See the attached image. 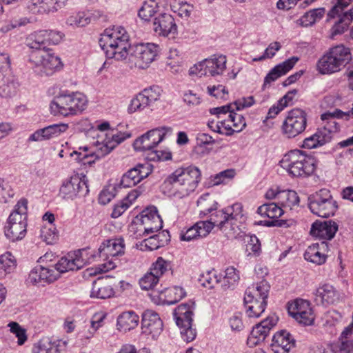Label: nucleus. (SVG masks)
I'll list each match as a JSON object with an SVG mask.
<instances>
[{"label": "nucleus", "instance_id": "nucleus-1", "mask_svg": "<svg viewBox=\"0 0 353 353\" xmlns=\"http://www.w3.org/2000/svg\"><path fill=\"white\" fill-rule=\"evenodd\" d=\"M200 176L196 168H179L166 177L161 186L163 192L176 199L188 197L196 189Z\"/></svg>", "mask_w": 353, "mask_h": 353}, {"label": "nucleus", "instance_id": "nucleus-12", "mask_svg": "<svg viewBox=\"0 0 353 353\" xmlns=\"http://www.w3.org/2000/svg\"><path fill=\"white\" fill-rule=\"evenodd\" d=\"M311 212L321 217L334 215L337 205L327 189H321L309 197Z\"/></svg>", "mask_w": 353, "mask_h": 353}, {"label": "nucleus", "instance_id": "nucleus-14", "mask_svg": "<svg viewBox=\"0 0 353 353\" xmlns=\"http://www.w3.org/2000/svg\"><path fill=\"white\" fill-rule=\"evenodd\" d=\"M159 52L158 46L148 43L134 46L130 61L139 69H146L155 60Z\"/></svg>", "mask_w": 353, "mask_h": 353}, {"label": "nucleus", "instance_id": "nucleus-51", "mask_svg": "<svg viewBox=\"0 0 353 353\" xmlns=\"http://www.w3.org/2000/svg\"><path fill=\"white\" fill-rule=\"evenodd\" d=\"M71 183L73 185L75 191L76 196L79 194L85 195L88 193V185L85 177H80L79 175H74L71 176Z\"/></svg>", "mask_w": 353, "mask_h": 353}, {"label": "nucleus", "instance_id": "nucleus-26", "mask_svg": "<svg viewBox=\"0 0 353 353\" xmlns=\"http://www.w3.org/2000/svg\"><path fill=\"white\" fill-rule=\"evenodd\" d=\"M328 252V243L322 241L310 245L304 254V257L305 260L320 265L325 263Z\"/></svg>", "mask_w": 353, "mask_h": 353}, {"label": "nucleus", "instance_id": "nucleus-19", "mask_svg": "<svg viewBox=\"0 0 353 353\" xmlns=\"http://www.w3.org/2000/svg\"><path fill=\"white\" fill-rule=\"evenodd\" d=\"M288 312L298 323L304 325H310L314 321V314L309 301L296 299L289 303Z\"/></svg>", "mask_w": 353, "mask_h": 353}, {"label": "nucleus", "instance_id": "nucleus-20", "mask_svg": "<svg viewBox=\"0 0 353 353\" xmlns=\"http://www.w3.org/2000/svg\"><path fill=\"white\" fill-rule=\"evenodd\" d=\"M279 321L278 316L273 314L253 327L248 336L247 343L251 347L256 346L265 341L270 331Z\"/></svg>", "mask_w": 353, "mask_h": 353}, {"label": "nucleus", "instance_id": "nucleus-29", "mask_svg": "<svg viewBox=\"0 0 353 353\" xmlns=\"http://www.w3.org/2000/svg\"><path fill=\"white\" fill-rule=\"evenodd\" d=\"M69 128L67 123L54 124L34 132L29 138L30 141H41L57 137L65 132Z\"/></svg>", "mask_w": 353, "mask_h": 353}, {"label": "nucleus", "instance_id": "nucleus-35", "mask_svg": "<svg viewBox=\"0 0 353 353\" xmlns=\"http://www.w3.org/2000/svg\"><path fill=\"white\" fill-rule=\"evenodd\" d=\"M229 114L227 117L219 116L218 119L209 121V128L221 134L230 136L234 133L232 125Z\"/></svg>", "mask_w": 353, "mask_h": 353}, {"label": "nucleus", "instance_id": "nucleus-39", "mask_svg": "<svg viewBox=\"0 0 353 353\" xmlns=\"http://www.w3.org/2000/svg\"><path fill=\"white\" fill-rule=\"evenodd\" d=\"M278 204L285 210V213L298 208L299 197L295 191L282 190L281 193L279 194Z\"/></svg>", "mask_w": 353, "mask_h": 353}, {"label": "nucleus", "instance_id": "nucleus-8", "mask_svg": "<svg viewBox=\"0 0 353 353\" xmlns=\"http://www.w3.org/2000/svg\"><path fill=\"white\" fill-rule=\"evenodd\" d=\"M130 137L126 132H121L111 130L105 133V138L101 142L98 141L95 148H90L83 165H91L97 159L109 154L119 143Z\"/></svg>", "mask_w": 353, "mask_h": 353}, {"label": "nucleus", "instance_id": "nucleus-13", "mask_svg": "<svg viewBox=\"0 0 353 353\" xmlns=\"http://www.w3.org/2000/svg\"><path fill=\"white\" fill-rule=\"evenodd\" d=\"M353 0H338L336 4L330 10L328 16L330 18H339L332 27V36L344 32L353 19V7L345 11V8Z\"/></svg>", "mask_w": 353, "mask_h": 353}, {"label": "nucleus", "instance_id": "nucleus-55", "mask_svg": "<svg viewBox=\"0 0 353 353\" xmlns=\"http://www.w3.org/2000/svg\"><path fill=\"white\" fill-rule=\"evenodd\" d=\"M43 282L52 283L55 281L59 277V274L55 266L48 268L39 265Z\"/></svg>", "mask_w": 353, "mask_h": 353}, {"label": "nucleus", "instance_id": "nucleus-45", "mask_svg": "<svg viewBox=\"0 0 353 353\" xmlns=\"http://www.w3.org/2000/svg\"><path fill=\"white\" fill-rule=\"evenodd\" d=\"M324 12V9L322 8L311 10L303 15L297 23L303 27L312 26L323 17Z\"/></svg>", "mask_w": 353, "mask_h": 353}, {"label": "nucleus", "instance_id": "nucleus-48", "mask_svg": "<svg viewBox=\"0 0 353 353\" xmlns=\"http://www.w3.org/2000/svg\"><path fill=\"white\" fill-rule=\"evenodd\" d=\"M58 231L54 224L46 223L41 228V237L48 244H53L58 239Z\"/></svg>", "mask_w": 353, "mask_h": 353}, {"label": "nucleus", "instance_id": "nucleus-59", "mask_svg": "<svg viewBox=\"0 0 353 353\" xmlns=\"http://www.w3.org/2000/svg\"><path fill=\"white\" fill-rule=\"evenodd\" d=\"M182 64V59L180 56H179L176 53L173 54V52H171L170 56L168 58L166 65L167 68L172 72H178Z\"/></svg>", "mask_w": 353, "mask_h": 353}, {"label": "nucleus", "instance_id": "nucleus-3", "mask_svg": "<svg viewBox=\"0 0 353 353\" xmlns=\"http://www.w3.org/2000/svg\"><path fill=\"white\" fill-rule=\"evenodd\" d=\"M88 99L81 92L61 94L50 102V110L54 116L68 117L82 113L88 107Z\"/></svg>", "mask_w": 353, "mask_h": 353}, {"label": "nucleus", "instance_id": "nucleus-36", "mask_svg": "<svg viewBox=\"0 0 353 353\" xmlns=\"http://www.w3.org/2000/svg\"><path fill=\"white\" fill-rule=\"evenodd\" d=\"M193 304H181L174 310L176 323L179 327L191 325Z\"/></svg>", "mask_w": 353, "mask_h": 353}, {"label": "nucleus", "instance_id": "nucleus-63", "mask_svg": "<svg viewBox=\"0 0 353 353\" xmlns=\"http://www.w3.org/2000/svg\"><path fill=\"white\" fill-rule=\"evenodd\" d=\"M208 90L210 95L218 99L225 100L228 99V92L223 85L208 86Z\"/></svg>", "mask_w": 353, "mask_h": 353}, {"label": "nucleus", "instance_id": "nucleus-46", "mask_svg": "<svg viewBox=\"0 0 353 353\" xmlns=\"http://www.w3.org/2000/svg\"><path fill=\"white\" fill-rule=\"evenodd\" d=\"M159 8L158 3L154 0L145 1L139 10V16L143 20L150 21L159 11Z\"/></svg>", "mask_w": 353, "mask_h": 353}, {"label": "nucleus", "instance_id": "nucleus-53", "mask_svg": "<svg viewBox=\"0 0 353 353\" xmlns=\"http://www.w3.org/2000/svg\"><path fill=\"white\" fill-rule=\"evenodd\" d=\"M148 106H150V105L147 99H145L142 93L140 92L131 101L128 110L130 112H135L141 111Z\"/></svg>", "mask_w": 353, "mask_h": 353}, {"label": "nucleus", "instance_id": "nucleus-6", "mask_svg": "<svg viewBox=\"0 0 353 353\" xmlns=\"http://www.w3.org/2000/svg\"><path fill=\"white\" fill-rule=\"evenodd\" d=\"M125 253V243L122 238H115L103 241L98 249V255L96 257L101 258L103 263L99 264L94 274L107 272L114 269L117 266L116 261L119 256Z\"/></svg>", "mask_w": 353, "mask_h": 353}, {"label": "nucleus", "instance_id": "nucleus-4", "mask_svg": "<svg viewBox=\"0 0 353 353\" xmlns=\"http://www.w3.org/2000/svg\"><path fill=\"white\" fill-rule=\"evenodd\" d=\"M351 59L350 48L337 45L330 48L318 60L316 70L321 74H332L341 71Z\"/></svg>", "mask_w": 353, "mask_h": 353}, {"label": "nucleus", "instance_id": "nucleus-27", "mask_svg": "<svg viewBox=\"0 0 353 353\" xmlns=\"http://www.w3.org/2000/svg\"><path fill=\"white\" fill-rule=\"evenodd\" d=\"M64 5V0H30L28 9L33 14H42L57 11Z\"/></svg>", "mask_w": 353, "mask_h": 353}, {"label": "nucleus", "instance_id": "nucleus-17", "mask_svg": "<svg viewBox=\"0 0 353 353\" xmlns=\"http://www.w3.org/2000/svg\"><path fill=\"white\" fill-rule=\"evenodd\" d=\"M224 211L232 238L236 237L240 234L247 219L243 205L241 203H234L225 208Z\"/></svg>", "mask_w": 353, "mask_h": 353}, {"label": "nucleus", "instance_id": "nucleus-38", "mask_svg": "<svg viewBox=\"0 0 353 353\" xmlns=\"http://www.w3.org/2000/svg\"><path fill=\"white\" fill-rule=\"evenodd\" d=\"M129 48L130 43L128 41L121 39V41H119L118 43L108 48H104L103 50L108 59H114L120 61L127 57Z\"/></svg>", "mask_w": 353, "mask_h": 353}, {"label": "nucleus", "instance_id": "nucleus-5", "mask_svg": "<svg viewBox=\"0 0 353 353\" xmlns=\"http://www.w3.org/2000/svg\"><path fill=\"white\" fill-rule=\"evenodd\" d=\"M270 285L263 279L247 288L244 295L246 314L250 318H258L265 311Z\"/></svg>", "mask_w": 353, "mask_h": 353}, {"label": "nucleus", "instance_id": "nucleus-47", "mask_svg": "<svg viewBox=\"0 0 353 353\" xmlns=\"http://www.w3.org/2000/svg\"><path fill=\"white\" fill-rule=\"evenodd\" d=\"M16 267V261L10 253H6L0 256V279L10 273Z\"/></svg>", "mask_w": 353, "mask_h": 353}, {"label": "nucleus", "instance_id": "nucleus-54", "mask_svg": "<svg viewBox=\"0 0 353 353\" xmlns=\"http://www.w3.org/2000/svg\"><path fill=\"white\" fill-rule=\"evenodd\" d=\"M159 277L151 272L145 274L139 281V285L143 290H152L159 283Z\"/></svg>", "mask_w": 353, "mask_h": 353}, {"label": "nucleus", "instance_id": "nucleus-40", "mask_svg": "<svg viewBox=\"0 0 353 353\" xmlns=\"http://www.w3.org/2000/svg\"><path fill=\"white\" fill-rule=\"evenodd\" d=\"M315 296L316 300L323 304L333 303L337 299L336 290L329 284H324L319 286L316 290Z\"/></svg>", "mask_w": 353, "mask_h": 353}, {"label": "nucleus", "instance_id": "nucleus-42", "mask_svg": "<svg viewBox=\"0 0 353 353\" xmlns=\"http://www.w3.org/2000/svg\"><path fill=\"white\" fill-rule=\"evenodd\" d=\"M27 46L32 50H46L47 48L45 30L34 32L27 38Z\"/></svg>", "mask_w": 353, "mask_h": 353}, {"label": "nucleus", "instance_id": "nucleus-60", "mask_svg": "<svg viewBox=\"0 0 353 353\" xmlns=\"http://www.w3.org/2000/svg\"><path fill=\"white\" fill-rule=\"evenodd\" d=\"M14 194V190L9 183L2 181L0 183V201L7 203L13 197Z\"/></svg>", "mask_w": 353, "mask_h": 353}, {"label": "nucleus", "instance_id": "nucleus-22", "mask_svg": "<svg viewBox=\"0 0 353 353\" xmlns=\"http://www.w3.org/2000/svg\"><path fill=\"white\" fill-rule=\"evenodd\" d=\"M152 172L151 165L148 163L139 164L125 173L121 179L119 186L121 188H131L148 176Z\"/></svg>", "mask_w": 353, "mask_h": 353}, {"label": "nucleus", "instance_id": "nucleus-25", "mask_svg": "<svg viewBox=\"0 0 353 353\" xmlns=\"http://www.w3.org/2000/svg\"><path fill=\"white\" fill-rule=\"evenodd\" d=\"M153 30L159 36H174L177 32V26L172 16L168 13H162L155 17L153 22Z\"/></svg>", "mask_w": 353, "mask_h": 353}, {"label": "nucleus", "instance_id": "nucleus-43", "mask_svg": "<svg viewBox=\"0 0 353 353\" xmlns=\"http://www.w3.org/2000/svg\"><path fill=\"white\" fill-rule=\"evenodd\" d=\"M257 212L261 216L276 220L285 213V210L280 207L278 203H265L259 207Z\"/></svg>", "mask_w": 353, "mask_h": 353}, {"label": "nucleus", "instance_id": "nucleus-64", "mask_svg": "<svg viewBox=\"0 0 353 353\" xmlns=\"http://www.w3.org/2000/svg\"><path fill=\"white\" fill-rule=\"evenodd\" d=\"M202 285L208 288H214L215 285L219 282L217 275L215 272L210 271L206 274H203L201 279Z\"/></svg>", "mask_w": 353, "mask_h": 353}, {"label": "nucleus", "instance_id": "nucleus-9", "mask_svg": "<svg viewBox=\"0 0 353 353\" xmlns=\"http://www.w3.org/2000/svg\"><path fill=\"white\" fill-rule=\"evenodd\" d=\"M162 227L163 221L155 208H149L143 210L141 218L133 221L131 225L132 231L134 232L136 238L157 232Z\"/></svg>", "mask_w": 353, "mask_h": 353}, {"label": "nucleus", "instance_id": "nucleus-50", "mask_svg": "<svg viewBox=\"0 0 353 353\" xmlns=\"http://www.w3.org/2000/svg\"><path fill=\"white\" fill-rule=\"evenodd\" d=\"M90 21L91 19L88 12H79L70 16L67 19V23L70 26L83 27L90 23Z\"/></svg>", "mask_w": 353, "mask_h": 353}, {"label": "nucleus", "instance_id": "nucleus-57", "mask_svg": "<svg viewBox=\"0 0 353 353\" xmlns=\"http://www.w3.org/2000/svg\"><path fill=\"white\" fill-rule=\"evenodd\" d=\"M230 121L232 125L233 131L234 132H239L244 129L246 125L245 118L239 114L232 111L229 114Z\"/></svg>", "mask_w": 353, "mask_h": 353}, {"label": "nucleus", "instance_id": "nucleus-7", "mask_svg": "<svg viewBox=\"0 0 353 353\" xmlns=\"http://www.w3.org/2000/svg\"><path fill=\"white\" fill-rule=\"evenodd\" d=\"M29 61L34 66L35 72L41 76L52 75L63 67L61 58L50 49L31 51Z\"/></svg>", "mask_w": 353, "mask_h": 353}, {"label": "nucleus", "instance_id": "nucleus-28", "mask_svg": "<svg viewBox=\"0 0 353 353\" xmlns=\"http://www.w3.org/2000/svg\"><path fill=\"white\" fill-rule=\"evenodd\" d=\"M122 40L129 41V37L123 28L114 27L105 30L99 39V45L102 49L113 46Z\"/></svg>", "mask_w": 353, "mask_h": 353}, {"label": "nucleus", "instance_id": "nucleus-56", "mask_svg": "<svg viewBox=\"0 0 353 353\" xmlns=\"http://www.w3.org/2000/svg\"><path fill=\"white\" fill-rule=\"evenodd\" d=\"M141 92L145 99H147L148 103L150 105L152 103L159 99L161 94V90L159 86L154 85L144 89Z\"/></svg>", "mask_w": 353, "mask_h": 353}, {"label": "nucleus", "instance_id": "nucleus-15", "mask_svg": "<svg viewBox=\"0 0 353 353\" xmlns=\"http://www.w3.org/2000/svg\"><path fill=\"white\" fill-rule=\"evenodd\" d=\"M227 59L225 56H214L210 59L195 64L191 67L190 74L202 76H216L221 74L226 68Z\"/></svg>", "mask_w": 353, "mask_h": 353}, {"label": "nucleus", "instance_id": "nucleus-41", "mask_svg": "<svg viewBox=\"0 0 353 353\" xmlns=\"http://www.w3.org/2000/svg\"><path fill=\"white\" fill-rule=\"evenodd\" d=\"M168 241V239L166 237L163 232H159L157 234H154L145 239H144L141 243V247L143 250H154L158 248L163 247Z\"/></svg>", "mask_w": 353, "mask_h": 353}, {"label": "nucleus", "instance_id": "nucleus-11", "mask_svg": "<svg viewBox=\"0 0 353 353\" xmlns=\"http://www.w3.org/2000/svg\"><path fill=\"white\" fill-rule=\"evenodd\" d=\"M307 114L301 108H293L288 112L281 125V132L292 139L303 132L307 127Z\"/></svg>", "mask_w": 353, "mask_h": 353}, {"label": "nucleus", "instance_id": "nucleus-37", "mask_svg": "<svg viewBox=\"0 0 353 353\" xmlns=\"http://www.w3.org/2000/svg\"><path fill=\"white\" fill-rule=\"evenodd\" d=\"M139 316L133 311L122 312L117 319V327L120 331L127 332L137 327Z\"/></svg>", "mask_w": 353, "mask_h": 353}, {"label": "nucleus", "instance_id": "nucleus-31", "mask_svg": "<svg viewBox=\"0 0 353 353\" xmlns=\"http://www.w3.org/2000/svg\"><path fill=\"white\" fill-rule=\"evenodd\" d=\"M337 225L332 221H316L311 228L310 234L317 238L330 240L337 231Z\"/></svg>", "mask_w": 353, "mask_h": 353}, {"label": "nucleus", "instance_id": "nucleus-10", "mask_svg": "<svg viewBox=\"0 0 353 353\" xmlns=\"http://www.w3.org/2000/svg\"><path fill=\"white\" fill-rule=\"evenodd\" d=\"M96 256L89 248L69 252L61 257L54 265L59 274L77 270L85 264L95 261Z\"/></svg>", "mask_w": 353, "mask_h": 353}, {"label": "nucleus", "instance_id": "nucleus-49", "mask_svg": "<svg viewBox=\"0 0 353 353\" xmlns=\"http://www.w3.org/2000/svg\"><path fill=\"white\" fill-rule=\"evenodd\" d=\"M235 174V170L233 169H228L222 171L218 174L211 176L209 179V184L214 186L225 183L228 181L233 179Z\"/></svg>", "mask_w": 353, "mask_h": 353}, {"label": "nucleus", "instance_id": "nucleus-44", "mask_svg": "<svg viewBox=\"0 0 353 353\" xmlns=\"http://www.w3.org/2000/svg\"><path fill=\"white\" fill-rule=\"evenodd\" d=\"M208 221L212 225V228L214 227H217L222 230L225 235L232 238V234L230 233V228L227 223V219L224 209L213 212L210 215V219Z\"/></svg>", "mask_w": 353, "mask_h": 353}, {"label": "nucleus", "instance_id": "nucleus-2", "mask_svg": "<svg viewBox=\"0 0 353 353\" xmlns=\"http://www.w3.org/2000/svg\"><path fill=\"white\" fill-rule=\"evenodd\" d=\"M318 163L315 157L300 150H293L284 154L280 161V165L294 176L306 177L315 172Z\"/></svg>", "mask_w": 353, "mask_h": 353}, {"label": "nucleus", "instance_id": "nucleus-30", "mask_svg": "<svg viewBox=\"0 0 353 353\" xmlns=\"http://www.w3.org/2000/svg\"><path fill=\"white\" fill-rule=\"evenodd\" d=\"M294 340L291 334L284 330L277 332L273 336L271 348L274 353H289L294 346Z\"/></svg>", "mask_w": 353, "mask_h": 353}, {"label": "nucleus", "instance_id": "nucleus-18", "mask_svg": "<svg viewBox=\"0 0 353 353\" xmlns=\"http://www.w3.org/2000/svg\"><path fill=\"white\" fill-rule=\"evenodd\" d=\"M172 130L170 127L151 130L134 141V148L140 151L152 150L162 141L168 133L172 132Z\"/></svg>", "mask_w": 353, "mask_h": 353}, {"label": "nucleus", "instance_id": "nucleus-62", "mask_svg": "<svg viewBox=\"0 0 353 353\" xmlns=\"http://www.w3.org/2000/svg\"><path fill=\"white\" fill-rule=\"evenodd\" d=\"M27 212H28V201L25 199H22L18 201L14 207V211L10 214V216H14L15 218L21 216V219L27 220Z\"/></svg>", "mask_w": 353, "mask_h": 353}, {"label": "nucleus", "instance_id": "nucleus-58", "mask_svg": "<svg viewBox=\"0 0 353 353\" xmlns=\"http://www.w3.org/2000/svg\"><path fill=\"white\" fill-rule=\"evenodd\" d=\"M168 267L169 263L162 257H159L152 264L150 272L160 277L168 270Z\"/></svg>", "mask_w": 353, "mask_h": 353}, {"label": "nucleus", "instance_id": "nucleus-23", "mask_svg": "<svg viewBox=\"0 0 353 353\" xmlns=\"http://www.w3.org/2000/svg\"><path fill=\"white\" fill-rule=\"evenodd\" d=\"M9 216L4 228V233L8 239L12 241L21 240L27 233V220L21 216Z\"/></svg>", "mask_w": 353, "mask_h": 353}, {"label": "nucleus", "instance_id": "nucleus-21", "mask_svg": "<svg viewBox=\"0 0 353 353\" xmlns=\"http://www.w3.org/2000/svg\"><path fill=\"white\" fill-rule=\"evenodd\" d=\"M185 292L181 287L173 286L161 290H152L150 297L157 304H174L179 301Z\"/></svg>", "mask_w": 353, "mask_h": 353}, {"label": "nucleus", "instance_id": "nucleus-16", "mask_svg": "<svg viewBox=\"0 0 353 353\" xmlns=\"http://www.w3.org/2000/svg\"><path fill=\"white\" fill-rule=\"evenodd\" d=\"M17 85L14 81L10 68V57L0 54V94L9 97L16 92Z\"/></svg>", "mask_w": 353, "mask_h": 353}, {"label": "nucleus", "instance_id": "nucleus-61", "mask_svg": "<svg viewBox=\"0 0 353 353\" xmlns=\"http://www.w3.org/2000/svg\"><path fill=\"white\" fill-rule=\"evenodd\" d=\"M281 48L280 43L274 42L269 45V46L265 50L263 54L259 57L254 58L253 61H261L266 59L272 58L276 52H278Z\"/></svg>", "mask_w": 353, "mask_h": 353}, {"label": "nucleus", "instance_id": "nucleus-32", "mask_svg": "<svg viewBox=\"0 0 353 353\" xmlns=\"http://www.w3.org/2000/svg\"><path fill=\"white\" fill-rule=\"evenodd\" d=\"M299 60V59L297 57H292L274 66L265 77L264 85L270 84L279 77L286 74L294 68Z\"/></svg>", "mask_w": 353, "mask_h": 353}, {"label": "nucleus", "instance_id": "nucleus-33", "mask_svg": "<svg viewBox=\"0 0 353 353\" xmlns=\"http://www.w3.org/2000/svg\"><path fill=\"white\" fill-rule=\"evenodd\" d=\"M331 131L326 128H319L312 135L305 138L302 143V148L313 149L321 147L330 141Z\"/></svg>", "mask_w": 353, "mask_h": 353}, {"label": "nucleus", "instance_id": "nucleus-52", "mask_svg": "<svg viewBox=\"0 0 353 353\" xmlns=\"http://www.w3.org/2000/svg\"><path fill=\"white\" fill-rule=\"evenodd\" d=\"M8 327L10 332L17 338V344L19 345H22L27 341L28 335L26 330L23 328L18 323L10 322L8 324Z\"/></svg>", "mask_w": 353, "mask_h": 353}, {"label": "nucleus", "instance_id": "nucleus-24", "mask_svg": "<svg viewBox=\"0 0 353 353\" xmlns=\"http://www.w3.org/2000/svg\"><path fill=\"white\" fill-rule=\"evenodd\" d=\"M142 331L152 338L158 336L163 330V321L156 312L147 310L142 316Z\"/></svg>", "mask_w": 353, "mask_h": 353}, {"label": "nucleus", "instance_id": "nucleus-34", "mask_svg": "<svg viewBox=\"0 0 353 353\" xmlns=\"http://www.w3.org/2000/svg\"><path fill=\"white\" fill-rule=\"evenodd\" d=\"M112 285L107 280L98 279L92 285L90 296L97 299H108L114 295Z\"/></svg>", "mask_w": 353, "mask_h": 353}]
</instances>
